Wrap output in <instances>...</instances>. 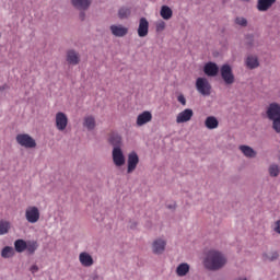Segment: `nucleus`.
<instances>
[{
    "label": "nucleus",
    "instance_id": "obj_19",
    "mask_svg": "<svg viewBox=\"0 0 280 280\" xmlns=\"http://www.w3.org/2000/svg\"><path fill=\"white\" fill-rule=\"evenodd\" d=\"M71 3L77 10H89L92 0H71Z\"/></svg>",
    "mask_w": 280,
    "mask_h": 280
},
{
    "label": "nucleus",
    "instance_id": "obj_16",
    "mask_svg": "<svg viewBox=\"0 0 280 280\" xmlns=\"http://www.w3.org/2000/svg\"><path fill=\"white\" fill-rule=\"evenodd\" d=\"M165 246H167V243L163 241L162 238H158L152 244V250L154 255H161L165 252Z\"/></svg>",
    "mask_w": 280,
    "mask_h": 280
},
{
    "label": "nucleus",
    "instance_id": "obj_29",
    "mask_svg": "<svg viewBox=\"0 0 280 280\" xmlns=\"http://www.w3.org/2000/svg\"><path fill=\"white\" fill-rule=\"evenodd\" d=\"M10 232V222L0 221V235H5Z\"/></svg>",
    "mask_w": 280,
    "mask_h": 280
},
{
    "label": "nucleus",
    "instance_id": "obj_14",
    "mask_svg": "<svg viewBox=\"0 0 280 280\" xmlns=\"http://www.w3.org/2000/svg\"><path fill=\"white\" fill-rule=\"evenodd\" d=\"M152 121V112L144 110L138 115L136 124L137 126H145V124H150Z\"/></svg>",
    "mask_w": 280,
    "mask_h": 280
},
{
    "label": "nucleus",
    "instance_id": "obj_22",
    "mask_svg": "<svg viewBox=\"0 0 280 280\" xmlns=\"http://www.w3.org/2000/svg\"><path fill=\"white\" fill-rule=\"evenodd\" d=\"M95 126L96 122L94 116L89 115L83 118V127L86 128V130H95Z\"/></svg>",
    "mask_w": 280,
    "mask_h": 280
},
{
    "label": "nucleus",
    "instance_id": "obj_39",
    "mask_svg": "<svg viewBox=\"0 0 280 280\" xmlns=\"http://www.w3.org/2000/svg\"><path fill=\"white\" fill-rule=\"evenodd\" d=\"M246 43H247V45H249V47L253 46V35L246 36Z\"/></svg>",
    "mask_w": 280,
    "mask_h": 280
},
{
    "label": "nucleus",
    "instance_id": "obj_13",
    "mask_svg": "<svg viewBox=\"0 0 280 280\" xmlns=\"http://www.w3.org/2000/svg\"><path fill=\"white\" fill-rule=\"evenodd\" d=\"M219 71H220V68L218 67V65L215 62L210 61V62L206 63L203 67V72L209 78H215V75H218Z\"/></svg>",
    "mask_w": 280,
    "mask_h": 280
},
{
    "label": "nucleus",
    "instance_id": "obj_24",
    "mask_svg": "<svg viewBox=\"0 0 280 280\" xmlns=\"http://www.w3.org/2000/svg\"><path fill=\"white\" fill-rule=\"evenodd\" d=\"M240 150L244 153V156H247L248 159H255V156H257V152L248 145H241Z\"/></svg>",
    "mask_w": 280,
    "mask_h": 280
},
{
    "label": "nucleus",
    "instance_id": "obj_4",
    "mask_svg": "<svg viewBox=\"0 0 280 280\" xmlns=\"http://www.w3.org/2000/svg\"><path fill=\"white\" fill-rule=\"evenodd\" d=\"M196 89L200 95H211V83L207 78H198L196 80Z\"/></svg>",
    "mask_w": 280,
    "mask_h": 280
},
{
    "label": "nucleus",
    "instance_id": "obj_37",
    "mask_svg": "<svg viewBox=\"0 0 280 280\" xmlns=\"http://www.w3.org/2000/svg\"><path fill=\"white\" fill-rule=\"evenodd\" d=\"M269 261H275V259H278L279 254L277 252L271 253L269 256H266Z\"/></svg>",
    "mask_w": 280,
    "mask_h": 280
},
{
    "label": "nucleus",
    "instance_id": "obj_6",
    "mask_svg": "<svg viewBox=\"0 0 280 280\" xmlns=\"http://www.w3.org/2000/svg\"><path fill=\"white\" fill-rule=\"evenodd\" d=\"M221 78L225 84H233L235 82V75L233 74V69L229 65H223L220 69Z\"/></svg>",
    "mask_w": 280,
    "mask_h": 280
},
{
    "label": "nucleus",
    "instance_id": "obj_12",
    "mask_svg": "<svg viewBox=\"0 0 280 280\" xmlns=\"http://www.w3.org/2000/svg\"><path fill=\"white\" fill-rule=\"evenodd\" d=\"M79 261L83 268H91L93 264H95V260L93 259V256L89 254L88 252H82L79 254Z\"/></svg>",
    "mask_w": 280,
    "mask_h": 280
},
{
    "label": "nucleus",
    "instance_id": "obj_35",
    "mask_svg": "<svg viewBox=\"0 0 280 280\" xmlns=\"http://www.w3.org/2000/svg\"><path fill=\"white\" fill-rule=\"evenodd\" d=\"M155 30L156 32H163V30H165V22L164 21H160L155 24Z\"/></svg>",
    "mask_w": 280,
    "mask_h": 280
},
{
    "label": "nucleus",
    "instance_id": "obj_5",
    "mask_svg": "<svg viewBox=\"0 0 280 280\" xmlns=\"http://www.w3.org/2000/svg\"><path fill=\"white\" fill-rule=\"evenodd\" d=\"M16 142L19 145H22V148H35L36 147V140L32 138L27 133H20L16 136Z\"/></svg>",
    "mask_w": 280,
    "mask_h": 280
},
{
    "label": "nucleus",
    "instance_id": "obj_3",
    "mask_svg": "<svg viewBox=\"0 0 280 280\" xmlns=\"http://www.w3.org/2000/svg\"><path fill=\"white\" fill-rule=\"evenodd\" d=\"M55 126L59 132H65L69 126V117L62 112H58L55 116Z\"/></svg>",
    "mask_w": 280,
    "mask_h": 280
},
{
    "label": "nucleus",
    "instance_id": "obj_31",
    "mask_svg": "<svg viewBox=\"0 0 280 280\" xmlns=\"http://www.w3.org/2000/svg\"><path fill=\"white\" fill-rule=\"evenodd\" d=\"M118 16L119 19H128V16H130V9L128 8H121L118 11Z\"/></svg>",
    "mask_w": 280,
    "mask_h": 280
},
{
    "label": "nucleus",
    "instance_id": "obj_40",
    "mask_svg": "<svg viewBox=\"0 0 280 280\" xmlns=\"http://www.w3.org/2000/svg\"><path fill=\"white\" fill-rule=\"evenodd\" d=\"M30 270H31L32 275H36V272L38 271V266L33 265Z\"/></svg>",
    "mask_w": 280,
    "mask_h": 280
},
{
    "label": "nucleus",
    "instance_id": "obj_20",
    "mask_svg": "<svg viewBox=\"0 0 280 280\" xmlns=\"http://www.w3.org/2000/svg\"><path fill=\"white\" fill-rule=\"evenodd\" d=\"M205 126L208 128V130H215L218 126H220V121H218V118L215 116H209L205 120Z\"/></svg>",
    "mask_w": 280,
    "mask_h": 280
},
{
    "label": "nucleus",
    "instance_id": "obj_33",
    "mask_svg": "<svg viewBox=\"0 0 280 280\" xmlns=\"http://www.w3.org/2000/svg\"><path fill=\"white\" fill-rule=\"evenodd\" d=\"M235 23L236 25H241V27H246V25H248V21L244 18H236Z\"/></svg>",
    "mask_w": 280,
    "mask_h": 280
},
{
    "label": "nucleus",
    "instance_id": "obj_1",
    "mask_svg": "<svg viewBox=\"0 0 280 280\" xmlns=\"http://www.w3.org/2000/svg\"><path fill=\"white\" fill-rule=\"evenodd\" d=\"M208 270H220L226 266V256L218 250L208 252L203 261Z\"/></svg>",
    "mask_w": 280,
    "mask_h": 280
},
{
    "label": "nucleus",
    "instance_id": "obj_8",
    "mask_svg": "<svg viewBox=\"0 0 280 280\" xmlns=\"http://www.w3.org/2000/svg\"><path fill=\"white\" fill-rule=\"evenodd\" d=\"M127 165V174H132V172L137 170V166L139 165V155L137 152L128 154Z\"/></svg>",
    "mask_w": 280,
    "mask_h": 280
},
{
    "label": "nucleus",
    "instance_id": "obj_36",
    "mask_svg": "<svg viewBox=\"0 0 280 280\" xmlns=\"http://www.w3.org/2000/svg\"><path fill=\"white\" fill-rule=\"evenodd\" d=\"M177 102H179V104L182 106H187V100L185 98V95H183V94L177 96Z\"/></svg>",
    "mask_w": 280,
    "mask_h": 280
},
{
    "label": "nucleus",
    "instance_id": "obj_28",
    "mask_svg": "<svg viewBox=\"0 0 280 280\" xmlns=\"http://www.w3.org/2000/svg\"><path fill=\"white\" fill-rule=\"evenodd\" d=\"M26 250L28 255H34L36 250H38V242L36 241L26 242Z\"/></svg>",
    "mask_w": 280,
    "mask_h": 280
},
{
    "label": "nucleus",
    "instance_id": "obj_30",
    "mask_svg": "<svg viewBox=\"0 0 280 280\" xmlns=\"http://www.w3.org/2000/svg\"><path fill=\"white\" fill-rule=\"evenodd\" d=\"M1 255L4 259H10L14 255V248L7 246L2 249Z\"/></svg>",
    "mask_w": 280,
    "mask_h": 280
},
{
    "label": "nucleus",
    "instance_id": "obj_18",
    "mask_svg": "<svg viewBox=\"0 0 280 280\" xmlns=\"http://www.w3.org/2000/svg\"><path fill=\"white\" fill-rule=\"evenodd\" d=\"M66 60L69 65H80V54L78 51L71 49L67 51Z\"/></svg>",
    "mask_w": 280,
    "mask_h": 280
},
{
    "label": "nucleus",
    "instance_id": "obj_32",
    "mask_svg": "<svg viewBox=\"0 0 280 280\" xmlns=\"http://www.w3.org/2000/svg\"><path fill=\"white\" fill-rule=\"evenodd\" d=\"M279 172H280L279 165H277V164H272V165L269 167V174H270V176H273V177L279 176Z\"/></svg>",
    "mask_w": 280,
    "mask_h": 280
},
{
    "label": "nucleus",
    "instance_id": "obj_42",
    "mask_svg": "<svg viewBox=\"0 0 280 280\" xmlns=\"http://www.w3.org/2000/svg\"><path fill=\"white\" fill-rule=\"evenodd\" d=\"M168 209H176V205H173V206H167Z\"/></svg>",
    "mask_w": 280,
    "mask_h": 280
},
{
    "label": "nucleus",
    "instance_id": "obj_15",
    "mask_svg": "<svg viewBox=\"0 0 280 280\" xmlns=\"http://www.w3.org/2000/svg\"><path fill=\"white\" fill-rule=\"evenodd\" d=\"M110 32L113 36H116L117 38H124L128 34V27L124 25H112Z\"/></svg>",
    "mask_w": 280,
    "mask_h": 280
},
{
    "label": "nucleus",
    "instance_id": "obj_21",
    "mask_svg": "<svg viewBox=\"0 0 280 280\" xmlns=\"http://www.w3.org/2000/svg\"><path fill=\"white\" fill-rule=\"evenodd\" d=\"M108 141L114 148H121V136L119 133L115 131L110 132Z\"/></svg>",
    "mask_w": 280,
    "mask_h": 280
},
{
    "label": "nucleus",
    "instance_id": "obj_26",
    "mask_svg": "<svg viewBox=\"0 0 280 280\" xmlns=\"http://www.w3.org/2000/svg\"><path fill=\"white\" fill-rule=\"evenodd\" d=\"M246 66L248 69H257L259 67V59L256 56H248L246 59Z\"/></svg>",
    "mask_w": 280,
    "mask_h": 280
},
{
    "label": "nucleus",
    "instance_id": "obj_7",
    "mask_svg": "<svg viewBox=\"0 0 280 280\" xmlns=\"http://www.w3.org/2000/svg\"><path fill=\"white\" fill-rule=\"evenodd\" d=\"M112 156L116 167H121V165L126 164V158L124 156V151H121V148H114Z\"/></svg>",
    "mask_w": 280,
    "mask_h": 280
},
{
    "label": "nucleus",
    "instance_id": "obj_41",
    "mask_svg": "<svg viewBox=\"0 0 280 280\" xmlns=\"http://www.w3.org/2000/svg\"><path fill=\"white\" fill-rule=\"evenodd\" d=\"M80 16H81V21H84V12H82V13L80 14Z\"/></svg>",
    "mask_w": 280,
    "mask_h": 280
},
{
    "label": "nucleus",
    "instance_id": "obj_27",
    "mask_svg": "<svg viewBox=\"0 0 280 280\" xmlns=\"http://www.w3.org/2000/svg\"><path fill=\"white\" fill-rule=\"evenodd\" d=\"M14 247L16 253H24L27 248V242H25L24 240H16L14 242Z\"/></svg>",
    "mask_w": 280,
    "mask_h": 280
},
{
    "label": "nucleus",
    "instance_id": "obj_17",
    "mask_svg": "<svg viewBox=\"0 0 280 280\" xmlns=\"http://www.w3.org/2000/svg\"><path fill=\"white\" fill-rule=\"evenodd\" d=\"M273 3H277V0H258L257 10L258 12H268Z\"/></svg>",
    "mask_w": 280,
    "mask_h": 280
},
{
    "label": "nucleus",
    "instance_id": "obj_34",
    "mask_svg": "<svg viewBox=\"0 0 280 280\" xmlns=\"http://www.w3.org/2000/svg\"><path fill=\"white\" fill-rule=\"evenodd\" d=\"M272 122V128L273 130H276V132H280V117L279 118H275Z\"/></svg>",
    "mask_w": 280,
    "mask_h": 280
},
{
    "label": "nucleus",
    "instance_id": "obj_10",
    "mask_svg": "<svg viewBox=\"0 0 280 280\" xmlns=\"http://www.w3.org/2000/svg\"><path fill=\"white\" fill-rule=\"evenodd\" d=\"M149 32H150V22H148V19L141 18L138 26V36L140 38H145Z\"/></svg>",
    "mask_w": 280,
    "mask_h": 280
},
{
    "label": "nucleus",
    "instance_id": "obj_11",
    "mask_svg": "<svg viewBox=\"0 0 280 280\" xmlns=\"http://www.w3.org/2000/svg\"><path fill=\"white\" fill-rule=\"evenodd\" d=\"M267 117L272 121L280 118V105L279 103H271L267 108Z\"/></svg>",
    "mask_w": 280,
    "mask_h": 280
},
{
    "label": "nucleus",
    "instance_id": "obj_38",
    "mask_svg": "<svg viewBox=\"0 0 280 280\" xmlns=\"http://www.w3.org/2000/svg\"><path fill=\"white\" fill-rule=\"evenodd\" d=\"M273 231L280 235V220L276 221Z\"/></svg>",
    "mask_w": 280,
    "mask_h": 280
},
{
    "label": "nucleus",
    "instance_id": "obj_25",
    "mask_svg": "<svg viewBox=\"0 0 280 280\" xmlns=\"http://www.w3.org/2000/svg\"><path fill=\"white\" fill-rule=\"evenodd\" d=\"M160 15L162 16V19H164V21H170V19H172L173 11L170 7L163 5L161 8Z\"/></svg>",
    "mask_w": 280,
    "mask_h": 280
},
{
    "label": "nucleus",
    "instance_id": "obj_23",
    "mask_svg": "<svg viewBox=\"0 0 280 280\" xmlns=\"http://www.w3.org/2000/svg\"><path fill=\"white\" fill-rule=\"evenodd\" d=\"M189 264L187 262H182L177 266L176 268V275L177 277H187V275L189 273Z\"/></svg>",
    "mask_w": 280,
    "mask_h": 280
},
{
    "label": "nucleus",
    "instance_id": "obj_9",
    "mask_svg": "<svg viewBox=\"0 0 280 280\" xmlns=\"http://www.w3.org/2000/svg\"><path fill=\"white\" fill-rule=\"evenodd\" d=\"M194 117V109L186 108L182 110L176 116V124H187V121H191V118Z\"/></svg>",
    "mask_w": 280,
    "mask_h": 280
},
{
    "label": "nucleus",
    "instance_id": "obj_2",
    "mask_svg": "<svg viewBox=\"0 0 280 280\" xmlns=\"http://www.w3.org/2000/svg\"><path fill=\"white\" fill-rule=\"evenodd\" d=\"M25 219L28 224H36L40 220V210L36 206H28L25 209Z\"/></svg>",
    "mask_w": 280,
    "mask_h": 280
}]
</instances>
